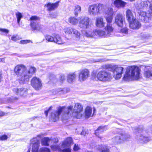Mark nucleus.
Returning a JSON list of instances; mask_svg holds the SVG:
<instances>
[{
    "label": "nucleus",
    "instance_id": "nucleus-35",
    "mask_svg": "<svg viewBox=\"0 0 152 152\" xmlns=\"http://www.w3.org/2000/svg\"><path fill=\"white\" fill-rule=\"evenodd\" d=\"M15 15L17 19V22L19 24L20 20L23 17V15L21 13L18 12L16 13Z\"/></svg>",
    "mask_w": 152,
    "mask_h": 152
},
{
    "label": "nucleus",
    "instance_id": "nucleus-8",
    "mask_svg": "<svg viewBox=\"0 0 152 152\" xmlns=\"http://www.w3.org/2000/svg\"><path fill=\"white\" fill-rule=\"evenodd\" d=\"M40 19L39 17L36 16H32L30 18V26L33 30L39 31L42 28V26L37 22V21L39 20Z\"/></svg>",
    "mask_w": 152,
    "mask_h": 152
},
{
    "label": "nucleus",
    "instance_id": "nucleus-34",
    "mask_svg": "<svg viewBox=\"0 0 152 152\" xmlns=\"http://www.w3.org/2000/svg\"><path fill=\"white\" fill-rule=\"evenodd\" d=\"M81 7L78 5H76L75 7L74 8V14L76 16H77L78 13L81 12Z\"/></svg>",
    "mask_w": 152,
    "mask_h": 152
},
{
    "label": "nucleus",
    "instance_id": "nucleus-4",
    "mask_svg": "<svg viewBox=\"0 0 152 152\" xmlns=\"http://www.w3.org/2000/svg\"><path fill=\"white\" fill-rule=\"evenodd\" d=\"M104 69H107L110 71L113 72L114 77L116 80L119 79L121 77L122 74L124 71V68L116 65L107 64L104 65L102 66Z\"/></svg>",
    "mask_w": 152,
    "mask_h": 152
},
{
    "label": "nucleus",
    "instance_id": "nucleus-62",
    "mask_svg": "<svg viewBox=\"0 0 152 152\" xmlns=\"http://www.w3.org/2000/svg\"><path fill=\"white\" fill-rule=\"evenodd\" d=\"M18 99L17 98H16V99H16V100H17Z\"/></svg>",
    "mask_w": 152,
    "mask_h": 152
},
{
    "label": "nucleus",
    "instance_id": "nucleus-31",
    "mask_svg": "<svg viewBox=\"0 0 152 152\" xmlns=\"http://www.w3.org/2000/svg\"><path fill=\"white\" fill-rule=\"evenodd\" d=\"M68 21L72 25H76L79 23L78 19L72 17H70L68 19Z\"/></svg>",
    "mask_w": 152,
    "mask_h": 152
},
{
    "label": "nucleus",
    "instance_id": "nucleus-2",
    "mask_svg": "<svg viewBox=\"0 0 152 152\" xmlns=\"http://www.w3.org/2000/svg\"><path fill=\"white\" fill-rule=\"evenodd\" d=\"M36 70V69L33 67H31L29 70H27L25 65L20 64L15 67L14 72L17 76L20 77L18 78V81L20 84H23L29 81V78L35 72Z\"/></svg>",
    "mask_w": 152,
    "mask_h": 152
},
{
    "label": "nucleus",
    "instance_id": "nucleus-48",
    "mask_svg": "<svg viewBox=\"0 0 152 152\" xmlns=\"http://www.w3.org/2000/svg\"><path fill=\"white\" fill-rule=\"evenodd\" d=\"M52 95H56V94H58V88L57 89H54L51 91Z\"/></svg>",
    "mask_w": 152,
    "mask_h": 152
},
{
    "label": "nucleus",
    "instance_id": "nucleus-25",
    "mask_svg": "<svg viewBox=\"0 0 152 152\" xmlns=\"http://www.w3.org/2000/svg\"><path fill=\"white\" fill-rule=\"evenodd\" d=\"M96 36L98 35L102 38L108 37L105 31L100 29H95Z\"/></svg>",
    "mask_w": 152,
    "mask_h": 152
},
{
    "label": "nucleus",
    "instance_id": "nucleus-6",
    "mask_svg": "<svg viewBox=\"0 0 152 152\" xmlns=\"http://www.w3.org/2000/svg\"><path fill=\"white\" fill-rule=\"evenodd\" d=\"M104 7V5L101 4H94L89 6L88 12L90 15L95 16L99 14Z\"/></svg>",
    "mask_w": 152,
    "mask_h": 152
},
{
    "label": "nucleus",
    "instance_id": "nucleus-63",
    "mask_svg": "<svg viewBox=\"0 0 152 152\" xmlns=\"http://www.w3.org/2000/svg\"><path fill=\"white\" fill-rule=\"evenodd\" d=\"M95 111V109H94V112Z\"/></svg>",
    "mask_w": 152,
    "mask_h": 152
},
{
    "label": "nucleus",
    "instance_id": "nucleus-27",
    "mask_svg": "<svg viewBox=\"0 0 152 152\" xmlns=\"http://www.w3.org/2000/svg\"><path fill=\"white\" fill-rule=\"evenodd\" d=\"M59 1H57L55 3H49L47 4V7L49 10H52L56 8L58 6V4Z\"/></svg>",
    "mask_w": 152,
    "mask_h": 152
},
{
    "label": "nucleus",
    "instance_id": "nucleus-28",
    "mask_svg": "<svg viewBox=\"0 0 152 152\" xmlns=\"http://www.w3.org/2000/svg\"><path fill=\"white\" fill-rule=\"evenodd\" d=\"M112 141L115 145L118 144L123 142L121 136H117L113 138Z\"/></svg>",
    "mask_w": 152,
    "mask_h": 152
},
{
    "label": "nucleus",
    "instance_id": "nucleus-17",
    "mask_svg": "<svg viewBox=\"0 0 152 152\" xmlns=\"http://www.w3.org/2000/svg\"><path fill=\"white\" fill-rule=\"evenodd\" d=\"M105 25V23L104 19L101 17L97 18L95 22L96 26L99 28L104 27Z\"/></svg>",
    "mask_w": 152,
    "mask_h": 152
},
{
    "label": "nucleus",
    "instance_id": "nucleus-64",
    "mask_svg": "<svg viewBox=\"0 0 152 152\" xmlns=\"http://www.w3.org/2000/svg\"><path fill=\"white\" fill-rule=\"evenodd\" d=\"M58 140H57V141H56V142H58Z\"/></svg>",
    "mask_w": 152,
    "mask_h": 152
},
{
    "label": "nucleus",
    "instance_id": "nucleus-46",
    "mask_svg": "<svg viewBox=\"0 0 152 152\" xmlns=\"http://www.w3.org/2000/svg\"><path fill=\"white\" fill-rule=\"evenodd\" d=\"M113 9L111 8H109L108 10V15L113 16Z\"/></svg>",
    "mask_w": 152,
    "mask_h": 152
},
{
    "label": "nucleus",
    "instance_id": "nucleus-52",
    "mask_svg": "<svg viewBox=\"0 0 152 152\" xmlns=\"http://www.w3.org/2000/svg\"><path fill=\"white\" fill-rule=\"evenodd\" d=\"M49 79L50 80L53 81L55 79V76L53 75H51Z\"/></svg>",
    "mask_w": 152,
    "mask_h": 152
},
{
    "label": "nucleus",
    "instance_id": "nucleus-16",
    "mask_svg": "<svg viewBox=\"0 0 152 152\" xmlns=\"http://www.w3.org/2000/svg\"><path fill=\"white\" fill-rule=\"evenodd\" d=\"M124 20L122 14H118L115 18V22L118 26L121 27L123 25V21Z\"/></svg>",
    "mask_w": 152,
    "mask_h": 152
},
{
    "label": "nucleus",
    "instance_id": "nucleus-15",
    "mask_svg": "<svg viewBox=\"0 0 152 152\" xmlns=\"http://www.w3.org/2000/svg\"><path fill=\"white\" fill-rule=\"evenodd\" d=\"M104 30L108 37H112L113 35L114 28L111 24L107 23L104 28Z\"/></svg>",
    "mask_w": 152,
    "mask_h": 152
},
{
    "label": "nucleus",
    "instance_id": "nucleus-9",
    "mask_svg": "<svg viewBox=\"0 0 152 152\" xmlns=\"http://www.w3.org/2000/svg\"><path fill=\"white\" fill-rule=\"evenodd\" d=\"M90 71L89 70L85 69L80 70L78 75V80L80 82H83L86 80L89 77Z\"/></svg>",
    "mask_w": 152,
    "mask_h": 152
},
{
    "label": "nucleus",
    "instance_id": "nucleus-7",
    "mask_svg": "<svg viewBox=\"0 0 152 152\" xmlns=\"http://www.w3.org/2000/svg\"><path fill=\"white\" fill-rule=\"evenodd\" d=\"M90 19L87 16H82L78 18L79 26L83 29H88L91 27V24L90 23Z\"/></svg>",
    "mask_w": 152,
    "mask_h": 152
},
{
    "label": "nucleus",
    "instance_id": "nucleus-43",
    "mask_svg": "<svg viewBox=\"0 0 152 152\" xmlns=\"http://www.w3.org/2000/svg\"><path fill=\"white\" fill-rule=\"evenodd\" d=\"M40 152H50V150L46 148H42L40 149Z\"/></svg>",
    "mask_w": 152,
    "mask_h": 152
},
{
    "label": "nucleus",
    "instance_id": "nucleus-24",
    "mask_svg": "<svg viewBox=\"0 0 152 152\" xmlns=\"http://www.w3.org/2000/svg\"><path fill=\"white\" fill-rule=\"evenodd\" d=\"M54 42L58 44H62L65 42L64 40L58 34H56L54 35Z\"/></svg>",
    "mask_w": 152,
    "mask_h": 152
},
{
    "label": "nucleus",
    "instance_id": "nucleus-58",
    "mask_svg": "<svg viewBox=\"0 0 152 152\" xmlns=\"http://www.w3.org/2000/svg\"><path fill=\"white\" fill-rule=\"evenodd\" d=\"M4 115L5 113L4 112L0 110V117L3 116Z\"/></svg>",
    "mask_w": 152,
    "mask_h": 152
},
{
    "label": "nucleus",
    "instance_id": "nucleus-38",
    "mask_svg": "<svg viewBox=\"0 0 152 152\" xmlns=\"http://www.w3.org/2000/svg\"><path fill=\"white\" fill-rule=\"evenodd\" d=\"M72 33L76 38L80 39V34L77 30L74 28Z\"/></svg>",
    "mask_w": 152,
    "mask_h": 152
},
{
    "label": "nucleus",
    "instance_id": "nucleus-26",
    "mask_svg": "<svg viewBox=\"0 0 152 152\" xmlns=\"http://www.w3.org/2000/svg\"><path fill=\"white\" fill-rule=\"evenodd\" d=\"M76 75L75 73H69L67 76V81L70 83L73 82L76 78Z\"/></svg>",
    "mask_w": 152,
    "mask_h": 152
},
{
    "label": "nucleus",
    "instance_id": "nucleus-10",
    "mask_svg": "<svg viewBox=\"0 0 152 152\" xmlns=\"http://www.w3.org/2000/svg\"><path fill=\"white\" fill-rule=\"evenodd\" d=\"M31 85L36 90H38L41 88L42 81L39 78L34 77L31 80Z\"/></svg>",
    "mask_w": 152,
    "mask_h": 152
},
{
    "label": "nucleus",
    "instance_id": "nucleus-22",
    "mask_svg": "<svg viewBox=\"0 0 152 152\" xmlns=\"http://www.w3.org/2000/svg\"><path fill=\"white\" fill-rule=\"evenodd\" d=\"M126 4V3L121 0H116L114 2V4L118 8L124 7Z\"/></svg>",
    "mask_w": 152,
    "mask_h": 152
},
{
    "label": "nucleus",
    "instance_id": "nucleus-44",
    "mask_svg": "<svg viewBox=\"0 0 152 152\" xmlns=\"http://www.w3.org/2000/svg\"><path fill=\"white\" fill-rule=\"evenodd\" d=\"M120 32L122 34H127L128 33V29L127 28H124L121 29Z\"/></svg>",
    "mask_w": 152,
    "mask_h": 152
},
{
    "label": "nucleus",
    "instance_id": "nucleus-47",
    "mask_svg": "<svg viewBox=\"0 0 152 152\" xmlns=\"http://www.w3.org/2000/svg\"><path fill=\"white\" fill-rule=\"evenodd\" d=\"M8 137L6 135H2L0 137V140H7Z\"/></svg>",
    "mask_w": 152,
    "mask_h": 152
},
{
    "label": "nucleus",
    "instance_id": "nucleus-13",
    "mask_svg": "<svg viewBox=\"0 0 152 152\" xmlns=\"http://www.w3.org/2000/svg\"><path fill=\"white\" fill-rule=\"evenodd\" d=\"M31 143L32 145V152H38L39 141L36 138H34L31 140Z\"/></svg>",
    "mask_w": 152,
    "mask_h": 152
},
{
    "label": "nucleus",
    "instance_id": "nucleus-53",
    "mask_svg": "<svg viewBox=\"0 0 152 152\" xmlns=\"http://www.w3.org/2000/svg\"><path fill=\"white\" fill-rule=\"evenodd\" d=\"M62 151V152H71V150L70 149L68 148L63 149Z\"/></svg>",
    "mask_w": 152,
    "mask_h": 152
},
{
    "label": "nucleus",
    "instance_id": "nucleus-36",
    "mask_svg": "<svg viewBox=\"0 0 152 152\" xmlns=\"http://www.w3.org/2000/svg\"><path fill=\"white\" fill-rule=\"evenodd\" d=\"M45 37L46 39L48 42H54V35L53 37H52L50 35H46Z\"/></svg>",
    "mask_w": 152,
    "mask_h": 152
},
{
    "label": "nucleus",
    "instance_id": "nucleus-56",
    "mask_svg": "<svg viewBox=\"0 0 152 152\" xmlns=\"http://www.w3.org/2000/svg\"><path fill=\"white\" fill-rule=\"evenodd\" d=\"M101 152H110L109 149L106 148L105 149L102 150Z\"/></svg>",
    "mask_w": 152,
    "mask_h": 152
},
{
    "label": "nucleus",
    "instance_id": "nucleus-51",
    "mask_svg": "<svg viewBox=\"0 0 152 152\" xmlns=\"http://www.w3.org/2000/svg\"><path fill=\"white\" fill-rule=\"evenodd\" d=\"M65 79L64 76L63 75H61L60 77V80L61 82H62Z\"/></svg>",
    "mask_w": 152,
    "mask_h": 152
},
{
    "label": "nucleus",
    "instance_id": "nucleus-45",
    "mask_svg": "<svg viewBox=\"0 0 152 152\" xmlns=\"http://www.w3.org/2000/svg\"><path fill=\"white\" fill-rule=\"evenodd\" d=\"M0 31L2 32V33L1 34L2 35H4V34L3 33H7L9 32V31L8 29L2 28H0Z\"/></svg>",
    "mask_w": 152,
    "mask_h": 152
},
{
    "label": "nucleus",
    "instance_id": "nucleus-20",
    "mask_svg": "<svg viewBox=\"0 0 152 152\" xmlns=\"http://www.w3.org/2000/svg\"><path fill=\"white\" fill-rule=\"evenodd\" d=\"M72 142V138L71 137H67L63 142L62 144V147L65 148L69 147Z\"/></svg>",
    "mask_w": 152,
    "mask_h": 152
},
{
    "label": "nucleus",
    "instance_id": "nucleus-54",
    "mask_svg": "<svg viewBox=\"0 0 152 152\" xmlns=\"http://www.w3.org/2000/svg\"><path fill=\"white\" fill-rule=\"evenodd\" d=\"M11 39L13 41H16L18 39L16 36L13 35Z\"/></svg>",
    "mask_w": 152,
    "mask_h": 152
},
{
    "label": "nucleus",
    "instance_id": "nucleus-29",
    "mask_svg": "<svg viewBox=\"0 0 152 152\" xmlns=\"http://www.w3.org/2000/svg\"><path fill=\"white\" fill-rule=\"evenodd\" d=\"M106 129L104 126H99L97 129L95 131V135L97 136L99 138L101 139L102 137L99 136V134L102 133Z\"/></svg>",
    "mask_w": 152,
    "mask_h": 152
},
{
    "label": "nucleus",
    "instance_id": "nucleus-30",
    "mask_svg": "<svg viewBox=\"0 0 152 152\" xmlns=\"http://www.w3.org/2000/svg\"><path fill=\"white\" fill-rule=\"evenodd\" d=\"M92 111V108L89 107H87L85 111V117L88 118L91 116Z\"/></svg>",
    "mask_w": 152,
    "mask_h": 152
},
{
    "label": "nucleus",
    "instance_id": "nucleus-57",
    "mask_svg": "<svg viewBox=\"0 0 152 152\" xmlns=\"http://www.w3.org/2000/svg\"><path fill=\"white\" fill-rule=\"evenodd\" d=\"M149 11L151 15H152V5L151 4L150 6V10Z\"/></svg>",
    "mask_w": 152,
    "mask_h": 152
},
{
    "label": "nucleus",
    "instance_id": "nucleus-55",
    "mask_svg": "<svg viewBox=\"0 0 152 152\" xmlns=\"http://www.w3.org/2000/svg\"><path fill=\"white\" fill-rule=\"evenodd\" d=\"M52 108V107H49V108L48 109V110H46L45 111V114L46 115V116H47L48 115V112Z\"/></svg>",
    "mask_w": 152,
    "mask_h": 152
},
{
    "label": "nucleus",
    "instance_id": "nucleus-1",
    "mask_svg": "<svg viewBox=\"0 0 152 152\" xmlns=\"http://www.w3.org/2000/svg\"><path fill=\"white\" fill-rule=\"evenodd\" d=\"M83 107L79 103H77L75 104L73 113L72 106H69L68 108H65L64 107H58V110L54 111L52 112L51 115V117L53 121L55 122L58 119L59 116L60 115L62 111L64 112V114L63 118L66 116H69V115H71V113H76L75 115L76 118H80L82 116V114L81 113L83 110Z\"/></svg>",
    "mask_w": 152,
    "mask_h": 152
},
{
    "label": "nucleus",
    "instance_id": "nucleus-61",
    "mask_svg": "<svg viewBox=\"0 0 152 152\" xmlns=\"http://www.w3.org/2000/svg\"><path fill=\"white\" fill-rule=\"evenodd\" d=\"M50 17H51V18H55V17H56V16H55V17H53L52 16H50Z\"/></svg>",
    "mask_w": 152,
    "mask_h": 152
},
{
    "label": "nucleus",
    "instance_id": "nucleus-11",
    "mask_svg": "<svg viewBox=\"0 0 152 152\" xmlns=\"http://www.w3.org/2000/svg\"><path fill=\"white\" fill-rule=\"evenodd\" d=\"M142 130L138 129L137 131L135 132V134L137 135L136 138L139 140H140L141 142L146 143L150 140V137L142 135L141 133Z\"/></svg>",
    "mask_w": 152,
    "mask_h": 152
},
{
    "label": "nucleus",
    "instance_id": "nucleus-39",
    "mask_svg": "<svg viewBox=\"0 0 152 152\" xmlns=\"http://www.w3.org/2000/svg\"><path fill=\"white\" fill-rule=\"evenodd\" d=\"M51 148L53 151H61V149L60 148L59 146L57 145H54L51 146Z\"/></svg>",
    "mask_w": 152,
    "mask_h": 152
},
{
    "label": "nucleus",
    "instance_id": "nucleus-12",
    "mask_svg": "<svg viewBox=\"0 0 152 152\" xmlns=\"http://www.w3.org/2000/svg\"><path fill=\"white\" fill-rule=\"evenodd\" d=\"M12 90L17 95L23 97L26 96L28 91L27 88H15Z\"/></svg>",
    "mask_w": 152,
    "mask_h": 152
},
{
    "label": "nucleus",
    "instance_id": "nucleus-50",
    "mask_svg": "<svg viewBox=\"0 0 152 152\" xmlns=\"http://www.w3.org/2000/svg\"><path fill=\"white\" fill-rule=\"evenodd\" d=\"M80 148L79 146L78 145H77L75 144L74 145V146L73 148V150L75 151H78Z\"/></svg>",
    "mask_w": 152,
    "mask_h": 152
},
{
    "label": "nucleus",
    "instance_id": "nucleus-37",
    "mask_svg": "<svg viewBox=\"0 0 152 152\" xmlns=\"http://www.w3.org/2000/svg\"><path fill=\"white\" fill-rule=\"evenodd\" d=\"M73 29L74 28H68L65 29L64 31L66 34H71L72 33Z\"/></svg>",
    "mask_w": 152,
    "mask_h": 152
},
{
    "label": "nucleus",
    "instance_id": "nucleus-21",
    "mask_svg": "<svg viewBox=\"0 0 152 152\" xmlns=\"http://www.w3.org/2000/svg\"><path fill=\"white\" fill-rule=\"evenodd\" d=\"M126 18L129 22H131L135 19L131 11L129 10H127L126 12Z\"/></svg>",
    "mask_w": 152,
    "mask_h": 152
},
{
    "label": "nucleus",
    "instance_id": "nucleus-60",
    "mask_svg": "<svg viewBox=\"0 0 152 152\" xmlns=\"http://www.w3.org/2000/svg\"><path fill=\"white\" fill-rule=\"evenodd\" d=\"M27 152H30V149H29Z\"/></svg>",
    "mask_w": 152,
    "mask_h": 152
},
{
    "label": "nucleus",
    "instance_id": "nucleus-33",
    "mask_svg": "<svg viewBox=\"0 0 152 152\" xmlns=\"http://www.w3.org/2000/svg\"><path fill=\"white\" fill-rule=\"evenodd\" d=\"M148 3L149 2L148 1H142L139 4H138V6L136 5V7L137 9H142L143 7H147L148 5Z\"/></svg>",
    "mask_w": 152,
    "mask_h": 152
},
{
    "label": "nucleus",
    "instance_id": "nucleus-19",
    "mask_svg": "<svg viewBox=\"0 0 152 152\" xmlns=\"http://www.w3.org/2000/svg\"><path fill=\"white\" fill-rule=\"evenodd\" d=\"M143 74L144 77L146 78L152 79V68L148 69H145Z\"/></svg>",
    "mask_w": 152,
    "mask_h": 152
},
{
    "label": "nucleus",
    "instance_id": "nucleus-14",
    "mask_svg": "<svg viewBox=\"0 0 152 152\" xmlns=\"http://www.w3.org/2000/svg\"><path fill=\"white\" fill-rule=\"evenodd\" d=\"M139 14L140 18L145 23L148 22L149 20L151 19L150 14L149 13L147 14L145 12H139Z\"/></svg>",
    "mask_w": 152,
    "mask_h": 152
},
{
    "label": "nucleus",
    "instance_id": "nucleus-41",
    "mask_svg": "<svg viewBox=\"0 0 152 152\" xmlns=\"http://www.w3.org/2000/svg\"><path fill=\"white\" fill-rule=\"evenodd\" d=\"M58 94H63L67 92V90L65 88H58Z\"/></svg>",
    "mask_w": 152,
    "mask_h": 152
},
{
    "label": "nucleus",
    "instance_id": "nucleus-42",
    "mask_svg": "<svg viewBox=\"0 0 152 152\" xmlns=\"http://www.w3.org/2000/svg\"><path fill=\"white\" fill-rule=\"evenodd\" d=\"M107 21V23H110L112 22L113 19V16L109 15L105 18Z\"/></svg>",
    "mask_w": 152,
    "mask_h": 152
},
{
    "label": "nucleus",
    "instance_id": "nucleus-18",
    "mask_svg": "<svg viewBox=\"0 0 152 152\" xmlns=\"http://www.w3.org/2000/svg\"><path fill=\"white\" fill-rule=\"evenodd\" d=\"M129 23L130 27L133 29H137L141 26V25L139 22L135 19Z\"/></svg>",
    "mask_w": 152,
    "mask_h": 152
},
{
    "label": "nucleus",
    "instance_id": "nucleus-40",
    "mask_svg": "<svg viewBox=\"0 0 152 152\" xmlns=\"http://www.w3.org/2000/svg\"><path fill=\"white\" fill-rule=\"evenodd\" d=\"M121 138L123 140V142L124 141L127 140L130 137V135L127 134H124L121 135Z\"/></svg>",
    "mask_w": 152,
    "mask_h": 152
},
{
    "label": "nucleus",
    "instance_id": "nucleus-5",
    "mask_svg": "<svg viewBox=\"0 0 152 152\" xmlns=\"http://www.w3.org/2000/svg\"><path fill=\"white\" fill-rule=\"evenodd\" d=\"M103 68V69L98 72L96 76L97 79L102 82L110 81L112 79L113 75L110 72L106 70L107 69Z\"/></svg>",
    "mask_w": 152,
    "mask_h": 152
},
{
    "label": "nucleus",
    "instance_id": "nucleus-32",
    "mask_svg": "<svg viewBox=\"0 0 152 152\" xmlns=\"http://www.w3.org/2000/svg\"><path fill=\"white\" fill-rule=\"evenodd\" d=\"M50 139L48 137H45L42 140L41 143L42 145L48 146Z\"/></svg>",
    "mask_w": 152,
    "mask_h": 152
},
{
    "label": "nucleus",
    "instance_id": "nucleus-59",
    "mask_svg": "<svg viewBox=\"0 0 152 152\" xmlns=\"http://www.w3.org/2000/svg\"><path fill=\"white\" fill-rule=\"evenodd\" d=\"M2 76L0 74V83L1 82V79H2Z\"/></svg>",
    "mask_w": 152,
    "mask_h": 152
},
{
    "label": "nucleus",
    "instance_id": "nucleus-3",
    "mask_svg": "<svg viewBox=\"0 0 152 152\" xmlns=\"http://www.w3.org/2000/svg\"><path fill=\"white\" fill-rule=\"evenodd\" d=\"M140 72V70L138 67H129L126 69L123 79L126 81L140 79L142 78Z\"/></svg>",
    "mask_w": 152,
    "mask_h": 152
},
{
    "label": "nucleus",
    "instance_id": "nucleus-23",
    "mask_svg": "<svg viewBox=\"0 0 152 152\" xmlns=\"http://www.w3.org/2000/svg\"><path fill=\"white\" fill-rule=\"evenodd\" d=\"M90 28L89 31L87 30L85 32L84 35L86 37H88L93 38L96 36L95 30H92Z\"/></svg>",
    "mask_w": 152,
    "mask_h": 152
},
{
    "label": "nucleus",
    "instance_id": "nucleus-49",
    "mask_svg": "<svg viewBox=\"0 0 152 152\" xmlns=\"http://www.w3.org/2000/svg\"><path fill=\"white\" fill-rule=\"evenodd\" d=\"M30 41V40H23L21 41L20 43L21 44H26L29 43Z\"/></svg>",
    "mask_w": 152,
    "mask_h": 152
}]
</instances>
